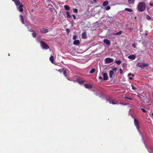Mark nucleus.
I'll return each mask as SVG.
<instances>
[{
	"label": "nucleus",
	"instance_id": "nucleus-15",
	"mask_svg": "<svg viewBox=\"0 0 153 153\" xmlns=\"http://www.w3.org/2000/svg\"><path fill=\"white\" fill-rule=\"evenodd\" d=\"M114 74V72L112 71H110L109 72V76L110 78L112 77V75Z\"/></svg>",
	"mask_w": 153,
	"mask_h": 153
},
{
	"label": "nucleus",
	"instance_id": "nucleus-2",
	"mask_svg": "<svg viewBox=\"0 0 153 153\" xmlns=\"http://www.w3.org/2000/svg\"><path fill=\"white\" fill-rule=\"evenodd\" d=\"M146 6L144 2L139 3L137 6V9L140 12L143 11L146 8Z\"/></svg>",
	"mask_w": 153,
	"mask_h": 153
},
{
	"label": "nucleus",
	"instance_id": "nucleus-47",
	"mask_svg": "<svg viewBox=\"0 0 153 153\" xmlns=\"http://www.w3.org/2000/svg\"><path fill=\"white\" fill-rule=\"evenodd\" d=\"M152 117H153V113H152Z\"/></svg>",
	"mask_w": 153,
	"mask_h": 153
},
{
	"label": "nucleus",
	"instance_id": "nucleus-39",
	"mask_svg": "<svg viewBox=\"0 0 153 153\" xmlns=\"http://www.w3.org/2000/svg\"><path fill=\"white\" fill-rule=\"evenodd\" d=\"M99 79H100V80H103V78H102V77L101 76H99Z\"/></svg>",
	"mask_w": 153,
	"mask_h": 153
},
{
	"label": "nucleus",
	"instance_id": "nucleus-17",
	"mask_svg": "<svg viewBox=\"0 0 153 153\" xmlns=\"http://www.w3.org/2000/svg\"><path fill=\"white\" fill-rule=\"evenodd\" d=\"M79 43V41L78 40H75L74 41L73 44L74 45H77Z\"/></svg>",
	"mask_w": 153,
	"mask_h": 153
},
{
	"label": "nucleus",
	"instance_id": "nucleus-13",
	"mask_svg": "<svg viewBox=\"0 0 153 153\" xmlns=\"http://www.w3.org/2000/svg\"><path fill=\"white\" fill-rule=\"evenodd\" d=\"M85 86L86 88L88 89H91L92 87V85L88 84H85Z\"/></svg>",
	"mask_w": 153,
	"mask_h": 153
},
{
	"label": "nucleus",
	"instance_id": "nucleus-24",
	"mask_svg": "<svg viewBox=\"0 0 153 153\" xmlns=\"http://www.w3.org/2000/svg\"><path fill=\"white\" fill-rule=\"evenodd\" d=\"M125 10L126 11H128L129 12H131L133 11L131 9L128 8H126Z\"/></svg>",
	"mask_w": 153,
	"mask_h": 153
},
{
	"label": "nucleus",
	"instance_id": "nucleus-21",
	"mask_svg": "<svg viewBox=\"0 0 153 153\" xmlns=\"http://www.w3.org/2000/svg\"><path fill=\"white\" fill-rule=\"evenodd\" d=\"M64 7L65 9L67 10H70V7L68 6L65 5L64 6Z\"/></svg>",
	"mask_w": 153,
	"mask_h": 153
},
{
	"label": "nucleus",
	"instance_id": "nucleus-22",
	"mask_svg": "<svg viewBox=\"0 0 153 153\" xmlns=\"http://www.w3.org/2000/svg\"><path fill=\"white\" fill-rule=\"evenodd\" d=\"M50 60L51 62H52V63H53V56H51L50 57Z\"/></svg>",
	"mask_w": 153,
	"mask_h": 153
},
{
	"label": "nucleus",
	"instance_id": "nucleus-27",
	"mask_svg": "<svg viewBox=\"0 0 153 153\" xmlns=\"http://www.w3.org/2000/svg\"><path fill=\"white\" fill-rule=\"evenodd\" d=\"M115 62L118 65H119L121 63V61L120 60H117L115 61Z\"/></svg>",
	"mask_w": 153,
	"mask_h": 153
},
{
	"label": "nucleus",
	"instance_id": "nucleus-23",
	"mask_svg": "<svg viewBox=\"0 0 153 153\" xmlns=\"http://www.w3.org/2000/svg\"><path fill=\"white\" fill-rule=\"evenodd\" d=\"M135 0H128V1L130 4H132L134 3Z\"/></svg>",
	"mask_w": 153,
	"mask_h": 153
},
{
	"label": "nucleus",
	"instance_id": "nucleus-31",
	"mask_svg": "<svg viewBox=\"0 0 153 153\" xmlns=\"http://www.w3.org/2000/svg\"><path fill=\"white\" fill-rule=\"evenodd\" d=\"M134 76V74H132L131 73H129L128 74V76Z\"/></svg>",
	"mask_w": 153,
	"mask_h": 153
},
{
	"label": "nucleus",
	"instance_id": "nucleus-45",
	"mask_svg": "<svg viewBox=\"0 0 153 153\" xmlns=\"http://www.w3.org/2000/svg\"><path fill=\"white\" fill-rule=\"evenodd\" d=\"M132 46L134 48H135L136 46H135V45L134 44H133L132 45Z\"/></svg>",
	"mask_w": 153,
	"mask_h": 153
},
{
	"label": "nucleus",
	"instance_id": "nucleus-40",
	"mask_svg": "<svg viewBox=\"0 0 153 153\" xmlns=\"http://www.w3.org/2000/svg\"><path fill=\"white\" fill-rule=\"evenodd\" d=\"M72 16L73 17L74 19L75 20L76 19V17L75 15L73 14Z\"/></svg>",
	"mask_w": 153,
	"mask_h": 153
},
{
	"label": "nucleus",
	"instance_id": "nucleus-49",
	"mask_svg": "<svg viewBox=\"0 0 153 153\" xmlns=\"http://www.w3.org/2000/svg\"><path fill=\"white\" fill-rule=\"evenodd\" d=\"M94 1H96V0H94Z\"/></svg>",
	"mask_w": 153,
	"mask_h": 153
},
{
	"label": "nucleus",
	"instance_id": "nucleus-6",
	"mask_svg": "<svg viewBox=\"0 0 153 153\" xmlns=\"http://www.w3.org/2000/svg\"><path fill=\"white\" fill-rule=\"evenodd\" d=\"M105 63H109L112 62L114 61V59L110 58H107L105 59Z\"/></svg>",
	"mask_w": 153,
	"mask_h": 153
},
{
	"label": "nucleus",
	"instance_id": "nucleus-28",
	"mask_svg": "<svg viewBox=\"0 0 153 153\" xmlns=\"http://www.w3.org/2000/svg\"><path fill=\"white\" fill-rule=\"evenodd\" d=\"M67 17L68 18H69L71 17V16L70 13L69 12H68V11L67 12Z\"/></svg>",
	"mask_w": 153,
	"mask_h": 153
},
{
	"label": "nucleus",
	"instance_id": "nucleus-18",
	"mask_svg": "<svg viewBox=\"0 0 153 153\" xmlns=\"http://www.w3.org/2000/svg\"><path fill=\"white\" fill-rule=\"evenodd\" d=\"M108 4V1H104L102 3V5L103 6H105Z\"/></svg>",
	"mask_w": 153,
	"mask_h": 153
},
{
	"label": "nucleus",
	"instance_id": "nucleus-14",
	"mask_svg": "<svg viewBox=\"0 0 153 153\" xmlns=\"http://www.w3.org/2000/svg\"><path fill=\"white\" fill-rule=\"evenodd\" d=\"M20 20L22 22V23L24 24V19L23 17V16L22 15H20Z\"/></svg>",
	"mask_w": 153,
	"mask_h": 153
},
{
	"label": "nucleus",
	"instance_id": "nucleus-19",
	"mask_svg": "<svg viewBox=\"0 0 153 153\" xmlns=\"http://www.w3.org/2000/svg\"><path fill=\"white\" fill-rule=\"evenodd\" d=\"M62 72L64 76L66 77L67 76V71H66L64 69H62Z\"/></svg>",
	"mask_w": 153,
	"mask_h": 153
},
{
	"label": "nucleus",
	"instance_id": "nucleus-36",
	"mask_svg": "<svg viewBox=\"0 0 153 153\" xmlns=\"http://www.w3.org/2000/svg\"><path fill=\"white\" fill-rule=\"evenodd\" d=\"M141 110H142V111L144 113H145L146 111L144 108H141Z\"/></svg>",
	"mask_w": 153,
	"mask_h": 153
},
{
	"label": "nucleus",
	"instance_id": "nucleus-34",
	"mask_svg": "<svg viewBox=\"0 0 153 153\" xmlns=\"http://www.w3.org/2000/svg\"><path fill=\"white\" fill-rule=\"evenodd\" d=\"M131 86L132 87V89H133V90H135L136 89V88L134 86H133V85H131Z\"/></svg>",
	"mask_w": 153,
	"mask_h": 153
},
{
	"label": "nucleus",
	"instance_id": "nucleus-12",
	"mask_svg": "<svg viewBox=\"0 0 153 153\" xmlns=\"http://www.w3.org/2000/svg\"><path fill=\"white\" fill-rule=\"evenodd\" d=\"M128 58L130 59H134L135 58V56L134 54H132L128 56Z\"/></svg>",
	"mask_w": 153,
	"mask_h": 153
},
{
	"label": "nucleus",
	"instance_id": "nucleus-20",
	"mask_svg": "<svg viewBox=\"0 0 153 153\" xmlns=\"http://www.w3.org/2000/svg\"><path fill=\"white\" fill-rule=\"evenodd\" d=\"M122 33V32L121 31H120L119 32H118L116 33H114L113 34L114 35H121Z\"/></svg>",
	"mask_w": 153,
	"mask_h": 153
},
{
	"label": "nucleus",
	"instance_id": "nucleus-33",
	"mask_svg": "<svg viewBox=\"0 0 153 153\" xmlns=\"http://www.w3.org/2000/svg\"><path fill=\"white\" fill-rule=\"evenodd\" d=\"M68 34L70 32V30L68 28H66L65 30Z\"/></svg>",
	"mask_w": 153,
	"mask_h": 153
},
{
	"label": "nucleus",
	"instance_id": "nucleus-4",
	"mask_svg": "<svg viewBox=\"0 0 153 153\" xmlns=\"http://www.w3.org/2000/svg\"><path fill=\"white\" fill-rule=\"evenodd\" d=\"M106 102H109V103L110 104H113V105H115V104H121V105H126V104H125V103H119L118 102H117V101H116L115 100H108V99H107L106 100Z\"/></svg>",
	"mask_w": 153,
	"mask_h": 153
},
{
	"label": "nucleus",
	"instance_id": "nucleus-7",
	"mask_svg": "<svg viewBox=\"0 0 153 153\" xmlns=\"http://www.w3.org/2000/svg\"><path fill=\"white\" fill-rule=\"evenodd\" d=\"M137 65L139 67L143 68L148 66V64L144 63H138Z\"/></svg>",
	"mask_w": 153,
	"mask_h": 153
},
{
	"label": "nucleus",
	"instance_id": "nucleus-38",
	"mask_svg": "<svg viewBox=\"0 0 153 153\" xmlns=\"http://www.w3.org/2000/svg\"><path fill=\"white\" fill-rule=\"evenodd\" d=\"M125 98L126 99H128L130 100H132V98H128V97H125Z\"/></svg>",
	"mask_w": 153,
	"mask_h": 153
},
{
	"label": "nucleus",
	"instance_id": "nucleus-9",
	"mask_svg": "<svg viewBox=\"0 0 153 153\" xmlns=\"http://www.w3.org/2000/svg\"><path fill=\"white\" fill-rule=\"evenodd\" d=\"M40 31L42 33H45L48 32V30L47 29L42 28L40 29Z\"/></svg>",
	"mask_w": 153,
	"mask_h": 153
},
{
	"label": "nucleus",
	"instance_id": "nucleus-35",
	"mask_svg": "<svg viewBox=\"0 0 153 153\" xmlns=\"http://www.w3.org/2000/svg\"><path fill=\"white\" fill-rule=\"evenodd\" d=\"M120 73L121 74H122L123 73V71L121 68H120L119 70Z\"/></svg>",
	"mask_w": 153,
	"mask_h": 153
},
{
	"label": "nucleus",
	"instance_id": "nucleus-5",
	"mask_svg": "<svg viewBox=\"0 0 153 153\" xmlns=\"http://www.w3.org/2000/svg\"><path fill=\"white\" fill-rule=\"evenodd\" d=\"M40 44L42 48L43 49H47L49 48V46L45 43L42 41L40 42Z\"/></svg>",
	"mask_w": 153,
	"mask_h": 153
},
{
	"label": "nucleus",
	"instance_id": "nucleus-43",
	"mask_svg": "<svg viewBox=\"0 0 153 153\" xmlns=\"http://www.w3.org/2000/svg\"><path fill=\"white\" fill-rule=\"evenodd\" d=\"M145 35L146 36H147L148 35V31H146L145 33Z\"/></svg>",
	"mask_w": 153,
	"mask_h": 153
},
{
	"label": "nucleus",
	"instance_id": "nucleus-30",
	"mask_svg": "<svg viewBox=\"0 0 153 153\" xmlns=\"http://www.w3.org/2000/svg\"><path fill=\"white\" fill-rule=\"evenodd\" d=\"M73 11L75 13H77L78 12V10L76 8L74 9Z\"/></svg>",
	"mask_w": 153,
	"mask_h": 153
},
{
	"label": "nucleus",
	"instance_id": "nucleus-10",
	"mask_svg": "<svg viewBox=\"0 0 153 153\" xmlns=\"http://www.w3.org/2000/svg\"><path fill=\"white\" fill-rule=\"evenodd\" d=\"M103 42L108 45H109L110 44V41L108 39H105L103 40Z\"/></svg>",
	"mask_w": 153,
	"mask_h": 153
},
{
	"label": "nucleus",
	"instance_id": "nucleus-26",
	"mask_svg": "<svg viewBox=\"0 0 153 153\" xmlns=\"http://www.w3.org/2000/svg\"><path fill=\"white\" fill-rule=\"evenodd\" d=\"M95 69L94 68L92 69L90 71V74L93 73L95 71Z\"/></svg>",
	"mask_w": 153,
	"mask_h": 153
},
{
	"label": "nucleus",
	"instance_id": "nucleus-16",
	"mask_svg": "<svg viewBox=\"0 0 153 153\" xmlns=\"http://www.w3.org/2000/svg\"><path fill=\"white\" fill-rule=\"evenodd\" d=\"M86 32H84L82 34V38L83 39H86Z\"/></svg>",
	"mask_w": 153,
	"mask_h": 153
},
{
	"label": "nucleus",
	"instance_id": "nucleus-42",
	"mask_svg": "<svg viewBox=\"0 0 153 153\" xmlns=\"http://www.w3.org/2000/svg\"><path fill=\"white\" fill-rule=\"evenodd\" d=\"M58 71L60 73L62 72V69L59 70Z\"/></svg>",
	"mask_w": 153,
	"mask_h": 153
},
{
	"label": "nucleus",
	"instance_id": "nucleus-37",
	"mask_svg": "<svg viewBox=\"0 0 153 153\" xmlns=\"http://www.w3.org/2000/svg\"><path fill=\"white\" fill-rule=\"evenodd\" d=\"M77 36L76 35H74L73 37V39L74 40H75L77 38Z\"/></svg>",
	"mask_w": 153,
	"mask_h": 153
},
{
	"label": "nucleus",
	"instance_id": "nucleus-8",
	"mask_svg": "<svg viewBox=\"0 0 153 153\" xmlns=\"http://www.w3.org/2000/svg\"><path fill=\"white\" fill-rule=\"evenodd\" d=\"M102 74L103 76V79L105 80H107L108 78L107 74L106 73L103 72H102Z\"/></svg>",
	"mask_w": 153,
	"mask_h": 153
},
{
	"label": "nucleus",
	"instance_id": "nucleus-29",
	"mask_svg": "<svg viewBox=\"0 0 153 153\" xmlns=\"http://www.w3.org/2000/svg\"><path fill=\"white\" fill-rule=\"evenodd\" d=\"M146 19L147 20H149L151 19V18L148 15H147L146 16Z\"/></svg>",
	"mask_w": 153,
	"mask_h": 153
},
{
	"label": "nucleus",
	"instance_id": "nucleus-41",
	"mask_svg": "<svg viewBox=\"0 0 153 153\" xmlns=\"http://www.w3.org/2000/svg\"><path fill=\"white\" fill-rule=\"evenodd\" d=\"M117 69V68L116 67L112 69V70L114 71H116Z\"/></svg>",
	"mask_w": 153,
	"mask_h": 153
},
{
	"label": "nucleus",
	"instance_id": "nucleus-25",
	"mask_svg": "<svg viewBox=\"0 0 153 153\" xmlns=\"http://www.w3.org/2000/svg\"><path fill=\"white\" fill-rule=\"evenodd\" d=\"M77 81L80 84L84 82L83 81H82L79 79H77Z\"/></svg>",
	"mask_w": 153,
	"mask_h": 153
},
{
	"label": "nucleus",
	"instance_id": "nucleus-11",
	"mask_svg": "<svg viewBox=\"0 0 153 153\" xmlns=\"http://www.w3.org/2000/svg\"><path fill=\"white\" fill-rule=\"evenodd\" d=\"M29 31H30L31 32H33V33H32V34L33 35V37H35L36 36V33L34 32V31L33 30H29Z\"/></svg>",
	"mask_w": 153,
	"mask_h": 153
},
{
	"label": "nucleus",
	"instance_id": "nucleus-46",
	"mask_svg": "<svg viewBox=\"0 0 153 153\" xmlns=\"http://www.w3.org/2000/svg\"><path fill=\"white\" fill-rule=\"evenodd\" d=\"M129 79H130V80H131L133 79V78L131 77H130L129 78Z\"/></svg>",
	"mask_w": 153,
	"mask_h": 153
},
{
	"label": "nucleus",
	"instance_id": "nucleus-3",
	"mask_svg": "<svg viewBox=\"0 0 153 153\" xmlns=\"http://www.w3.org/2000/svg\"><path fill=\"white\" fill-rule=\"evenodd\" d=\"M134 123L135 126L138 129V131L139 132L140 134L143 138V135L141 132L139 130V123L136 119H134Z\"/></svg>",
	"mask_w": 153,
	"mask_h": 153
},
{
	"label": "nucleus",
	"instance_id": "nucleus-1",
	"mask_svg": "<svg viewBox=\"0 0 153 153\" xmlns=\"http://www.w3.org/2000/svg\"><path fill=\"white\" fill-rule=\"evenodd\" d=\"M13 1L16 6L17 7V9L20 12H22L23 11V6L19 0H12Z\"/></svg>",
	"mask_w": 153,
	"mask_h": 153
},
{
	"label": "nucleus",
	"instance_id": "nucleus-32",
	"mask_svg": "<svg viewBox=\"0 0 153 153\" xmlns=\"http://www.w3.org/2000/svg\"><path fill=\"white\" fill-rule=\"evenodd\" d=\"M110 9V7L109 6H107L105 7V10H108Z\"/></svg>",
	"mask_w": 153,
	"mask_h": 153
},
{
	"label": "nucleus",
	"instance_id": "nucleus-44",
	"mask_svg": "<svg viewBox=\"0 0 153 153\" xmlns=\"http://www.w3.org/2000/svg\"><path fill=\"white\" fill-rule=\"evenodd\" d=\"M150 5L151 7H153V4L152 3H151L150 4Z\"/></svg>",
	"mask_w": 153,
	"mask_h": 153
},
{
	"label": "nucleus",
	"instance_id": "nucleus-48",
	"mask_svg": "<svg viewBox=\"0 0 153 153\" xmlns=\"http://www.w3.org/2000/svg\"><path fill=\"white\" fill-rule=\"evenodd\" d=\"M8 55L9 56H10V54H9Z\"/></svg>",
	"mask_w": 153,
	"mask_h": 153
}]
</instances>
